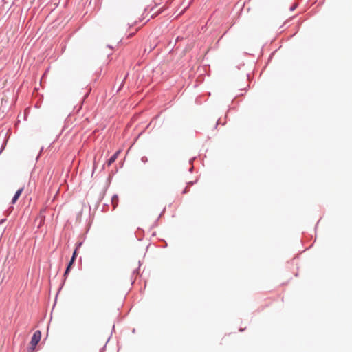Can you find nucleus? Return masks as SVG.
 Instances as JSON below:
<instances>
[{"mask_svg": "<svg viewBox=\"0 0 352 352\" xmlns=\"http://www.w3.org/2000/svg\"><path fill=\"white\" fill-rule=\"evenodd\" d=\"M41 338V333L40 331H36L31 339L30 342V349L33 351L35 349L36 345L40 342Z\"/></svg>", "mask_w": 352, "mask_h": 352, "instance_id": "obj_1", "label": "nucleus"}, {"mask_svg": "<svg viewBox=\"0 0 352 352\" xmlns=\"http://www.w3.org/2000/svg\"><path fill=\"white\" fill-rule=\"evenodd\" d=\"M120 151H117L113 155H112L110 159L108 160V166H110L113 164L117 159Z\"/></svg>", "mask_w": 352, "mask_h": 352, "instance_id": "obj_2", "label": "nucleus"}, {"mask_svg": "<svg viewBox=\"0 0 352 352\" xmlns=\"http://www.w3.org/2000/svg\"><path fill=\"white\" fill-rule=\"evenodd\" d=\"M75 259H74V256H72L69 263V265L65 270V276H66L69 272V270H70V267H72V265H73Z\"/></svg>", "mask_w": 352, "mask_h": 352, "instance_id": "obj_3", "label": "nucleus"}, {"mask_svg": "<svg viewBox=\"0 0 352 352\" xmlns=\"http://www.w3.org/2000/svg\"><path fill=\"white\" fill-rule=\"evenodd\" d=\"M23 188H22L19 189V190L16 191V192L15 193L14 197H17L18 198H19V197L21 196V193H22V192H23Z\"/></svg>", "mask_w": 352, "mask_h": 352, "instance_id": "obj_4", "label": "nucleus"}, {"mask_svg": "<svg viewBox=\"0 0 352 352\" xmlns=\"http://www.w3.org/2000/svg\"><path fill=\"white\" fill-rule=\"evenodd\" d=\"M81 244H82L81 243H78V247L76 248V249L74 250V253H73L72 256H74V259H76V255H77V249H78V248L79 246H80V245H81Z\"/></svg>", "mask_w": 352, "mask_h": 352, "instance_id": "obj_5", "label": "nucleus"}, {"mask_svg": "<svg viewBox=\"0 0 352 352\" xmlns=\"http://www.w3.org/2000/svg\"><path fill=\"white\" fill-rule=\"evenodd\" d=\"M18 199H19V198H18L17 197H14H14H13V198H12V204H15V203H16V201L18 200Z\"/></svg>", "mask_w": 352, "mask_h": 352, "instance_id": "obj_6", "label": "nucleus"}, {"mask_svg": "<svg viewBox=\"0 0 352 352\" xmlns=\"http://www.w3.org/2000/svg\"><path fill=\"white\" fill-rule=\"evenodd\" d=\"M114 200H116V202L118 201V197L116 195L113 196L112 198L113 204H114Z\"/></svg>", "mask_w": 352, "mask_h": 352, "instance_id": "obj_7", "label": "nucleus"}, {"mask_svg": "<svg viewBox=\"0 0 352 352\" xmlns=\"http://www.w3.org/2000/svg\"><path fill=\"white\" fill-rule=\"evenodd\" d=\"M147 161V158L146 157H142V162H146Z\"/></svg>", "mask_w": 352, "mask_h": 352, "instance_id": "obj_8", "label": "nucleus"}, {"mask_svg": "<svg viewBox=\"0 0 352 352\" xmlns=\"http://www.w3.org/2000/svg\"><path fill=\"white\" fill-rule=\"evenodd\" d=\"M116 204H117V202H116V200H114V204H113L114 208L116 207Z\"/></svg>", "mask_w": 352, "mask_h": 352, "instance_id": "obj_9", "label": "nucleus"}, {"mask_svg": "<svg viewBox=\"0 0 352 352\" xmlns=\"http://www.w3.org/2000/svg\"><path fill=\"white\" fill-rule=\"evenodd\" d=\"M4 221H5V219H2V220H1V221H0V224H1V223H3Z\"/></svg>", "mask_w": 352, "mask_h": 352, "instance_id": "obj_10", "label": "nucleus"}]
</instances>
